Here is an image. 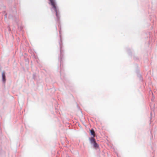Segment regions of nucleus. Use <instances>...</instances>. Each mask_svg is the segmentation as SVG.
I'll use <instances>...</instances> for the list:
<instances>
[{"mask_svg":"<svg viewBox=\"0 0 157 157\" xmlns=\"http://www.w3.org/2000/svg\"><path fill=\"white\" fill-rule=\"evenodd\" d=\"M50 1L51 5L53 7V8H54V10L56 12V16L57 17L58 19H59V16H58V10L57 9V8L56 7V4L55 3L54 0H49Z\"/></svg>","mask_w":157,"mask_h":157,"instance_id":"nucleus-1","label":"nucleus"},{"mask_svg":"<svg viewBox=\"0 0 157 157\" xmlns=\"http://www.w3.org/2000/svg\"><path fill=\"white\" fill-rule=\"evenodd\" d=\"M2 81H3L4 82L5 81V72L4 71L2 72Z\"/></svg>","mask_w":157,"mask_h":157,"instance_id":"nucleus-2","label":"nucleus"},{"mask_svg":"<svg viewBox=\"0 0 157 157\" xmlns=\"http://www.w3.org/2000/svg\"><path fill=\"white\" fill-rule=\"evenodd\" d=\"M90 142L91 144H93L96 142L95 140L93 137H92L90 140Z\"/></svg>","mask_w":157,"mask_h":157,"instance_id":"nucleus-3","label":"nucleus"},{"mask_svg":"<svg viewBox=\"0 0 157 157\" xmlns=\"http://www.w3.org/2000/svg\"><path fill=\"white\" fill-rule=\"evenodd\" d=\"M93 144L95 148H97L98 147V144L96 143V142H95V143H94Z\"/></svg>","mask_w":157,"mask_h":157,"instance_id":"nucleus-4","label":"nucleus"},{"mask_svg":"<svg viewBox=\"0 0 157 157\" xmlns=\"http://www.w3.org/2000/svg\"><path fill=\"white\" fill-rule=\"evenodd\" d=\"M90 132L92 135H93L94 136H95V132L93 130H91Z\"/></svg>","mask_w":157,"mask_h":157,"instance_id":"nucleus-5","label":"nucleus"}]
</instances>
